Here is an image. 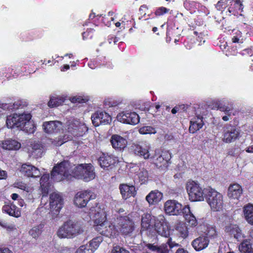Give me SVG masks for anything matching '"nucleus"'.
I'll use <instances>...</instances> for the list:
<instances>
[{
	"label": "nucleus",
	"instance_id": "nucleus-49",
	"mask_svg": "<svg viewBox=\"0 0 253 253\" xmlns=\"http://www.w3.org/2000/svg\"><path fill=\"white\" fill-rule=\"evenodd\" d=\"M67 140L63 139L61 136L56 138L55 139H50V142L55 146H59L65 143Z\"/></svg>",
	"mask_w": 253,
	"mask_h": 253
},
{
	"label": "nucleus",
	"instance_id": "nucleus-47",
	"mask_svg": "<svg viewBox=\"0 0 253 253\" xmlns=\"http://www.w3.org/2000/svg\"><path fill=\"white\" fill-rule=\"evenodd\" d=\"M75 253H93L92 250L91 249L88 244L81 246L78 249Z\"/></svg>",
	"mask_w": 253,
	"mask_h": 253
},
{
	"label": "nucleus",
	"instance_id": "nucleus-11",
	"mask_svg": "<svg viewBox=\"0 0 253 253\" xmlns=\"http://www.w3.org/2000/svg\"><path fill=\"white\" fill-rule=\"evenodd\" d=\"M155 220V229L161 236L168 237L169 235V227L163 215H159Z\"/></svg>",
	"mask_w": 253,
	"mask_h": 253
},
{
	"label": "nucleus",
	"instance_id": "nucleus-12",
	"mask_svg": "<svg viewBox=\"0 0 253 253\" xmlns=\"http://www.w3.org/2000/svg\"><path fill=\"white\" fill-rule=\"evenodd\" d=\"M95 230L100 234L110 238L115 236L118 232V230L115 225L108 221L102 224L97 225Z\"/></svg>",
	"mask_w": 253,
	"mask_h": 253
},
{
	"label": "nucleus",
	"instance_id": "nucleus-30",
	"mask_svg": "<svg viewBox=\"0 0 253 253\" xmlns=\"http://www.w3.org/2000/svg\"><path fill=\"white\" fill-rule=\"evenodd\" d=\"M0 145L3 149L6 150H18L21 147L19 142L12 139L2 141Z\"/></svg>",
	"mask_w": 253,
	"mask_h": 253
},
{
	"label": "nucleus",
	"instance_id": "nucleus-55",
	"mask_svg": "<svg viewBox=\"0 0 253 253\" xmlns=\"http://www.w3.org/2000/svg\"><path fill=\"white\" fill-rule=\"evenodd\" d=\"M169 11V9L164 7H159L155 12L156 15L161 16L163 14L167 13Z\"/></svg>",
	"mask_w": 253,
	"mask_h": 253
},
{
	"label": "nucleus",
	"instance_id": "nucleus-24",
	"mask_svg": "<svg viewBox=\"0 0 253 253\" xmlns=\"http://www.w3.org/2000/svg\"><path fill=\"white\" fill-rule=\"evenodd\" d=\"M225 231L233 235L238 241L245 237L240 228L235 224H230L225 227Z\"/></svg>",
	"mask_w": 253,
	"mask_h": 253
},
{
	"label": "nucleus",
	"instance_id": "nucleus-35",
	"mask_svg": "<svg viewBox=\"0 0 253 253\" xmlns=\"http://www.w3.org/2000/svg\"><path fill=\"white\" fill-rule=\"evenodd\" d=\"M175 228L178 235L182 238H186L188 236V229L185 223L178 222Z\"/></svg>",
	"mask_w": 253,
	"mask_h": 253
},
{
	"label": "nucleus",
	"instance_id": "nucleus-21",
	"mask_svg": "<svg viewBox=\"0 0 253 253\" xmlns=\"http://www.w3.org/2000/svg\"><path fill=\"white\" fill-rule=\"evenodd\" d=\"M171 158L170 153L168 151H162L155 159L154 163L158 168L166 169L168 166L169 162Z\"/></svg>",
	"mask_w": 253,
	"mask_h": 253
},
{
	"label": "nucleus",
	"instance_id": "nucleus-10",
	"mask_svg": "<svg viewBox=\"0 0 253 253\" xmlns=\"http://www.w3.org/2000/svg\"><path fill=\"white\" fill-rule=\"evenodd\" d=\"M96 197V195L90 190L78 192L74 197V204L79 208L84 207L90 200Z\"/></svg>",
	"mask_w": 253,
	"mask_h": 253
},
{
	"label": "nucleus",
	"instance_id": "nucleus-33",
	"mask_svg": "<svg viewBox=\"0 0 253 253\" xmlns=\"http://www.w3.org/2000/svg\"><path fill=\"white\" fill-rule=\"evenodd\" d=\"M203 125V121L201 117H198L197 118L193 119L190 121V126L189 129L190 132L192 133H195L201 128Z\"/></svg>",
	"mask_w": 253,
	"mask_h": 253
},
{
	"label": "nucleus",
	"instance_id": "nucleus-32",
	"mask_svg": "<svg viewBox=\"0 0 253 253\" xmlns=\"http://www.w3.org/2000/svg\"><path fill=\"white\" fill-rule=\"evenodd\" d=\"M153 218L154 219L156 217L152 216L150 214L147 213L142 215L141 217V232L150 228Z\"/></svg>",
	"mask_w": 253,
	"mask_h": 253
},
{
	"label": "nucleus",
	"instance_id": "nucleus-58",
	"mask_svg": "<svg viewBox=\"0 0 253 253\" xmlns=\"http://www.w3.org/2000/svg\"><path fill=\"white\" fill-rule=\"evenodd\" d=\"M12 103H0V108L4 110H11Z\"/></svg>",
	"mask_w": 253,
	"mask_h": 253
},
{
	"label": "nucleus",
	"instance_id": "nucleus-51",
	"mask_svg": "<svg viewBox=\"0 0 253 253\" xmlns=\"http://www.w3.org/2000/svg\"><path fill=\"white\" fill-rule=\"evenodd\" d=\"M25 106V104L23 103L20 100H17L12 103L11 110H16L20 108H23Z\"/></svg>",
	"mask_w": 253,
	"mask_h": 253
},
{
	"label": "nucleus",
	"instance_id": "nucleus-44",
	"mask_svg": "<svg viewBox=\"0 0 253 253\" xmlns=\"http://www.w3.org/2000/svg\"><path fill=\"white\" fill-rule=\"evenodd\" d=\"M42 226L41 225L33 227L30 231L29 234L34 238L39 236L42 232Z\"/></svg>",
	"mask_w": 253,
	"mask_h": 253
},
{
	"label": "nucleus",
	"instance_id": "nucleus-28",
	"mask_svg": "<svg viewBox=\"0 0 253 253\" xmlns=\"http://www.w3.org/2000/svg\"><path fill=\"white\" fill-rule=\"evenodd\" d=\"M120 189L122 197L125 199L134 196L135 193V187L133 186H129L126 184H121Z\"/></svg>",
	"mask_w": 253,
	"mask_h": 253
},
{
	"label": "nucleus",
	"instance_id": "nucleus-16",
	"mask_svg": "<svg viewBox=\"0 0 253 253\" xmlns=\"http://www.w3.org/2000/svg\"><path fill=\"white\" fill-rule=\"evenodd\" d=\"M50 208L53 214L57 215L63 206V200L58 193L54 192L50 196Z\"/></svg>",
	"mask_w": 253,
	"mask_h": 253
},
{
	"label": "nucleus",
	"instance_id": "nucleus-23",
	"mask_svg": "<svg viewBox=\"0 0 253 253\" xmlns=\"http://www.w3.org/2000/svg\"><path fill=\"white\" fill-rule=\"evenodd\" d=\"M111 142L114 149L120 150L124 149L127 144V141L125 138L117 134L112 136Z\"/></svg>",
	"mask_w": 253,
	"mask_h": 253
},
{
	"label": "nucleus",
	"instance_id": "nucleus-40",
	"mask_svg": "<svg viewBox=\"0 0 253 253\" xmlns=\"http://www.w3.org/2000/svg\"><path fill=\"white\" fill-rule=\"evenodd\" d=\"M138 169V171H137L136 176H137V178L139 179L140 181H142V183L145 182L148 176V172L146 170L144 169H138L136 168V169Z\"/></svg>",
	"mask_w": 253,
	"mask_h": 253
},
{
	"label": "nucleus",
	"instance_id": "nucleus-18",
	"mask_svg": "<svg viewBox=\"0 0 253 253\" xmlns=\"http://www.w3.org/2000/svg\"><path fill=\"white\" fill-rule=\"evenodd\" d=\"M164 209L168 214L178 215L181 213L182 205L175 200H168L165 204Z\"/></svg>",
	"mask_w": 253,
	"mask_h": 253
},
{
	"label": "nucleus",
	"instance_id": "nucleus-13",
	"mask_svg": "<svg viewBox=\"0 0 253 253\" xmlns=\"http://www.w3.org/2000/svg\"><path fill=\"white\" fill-rule=\"evenodd\" d=\"M118 121L123 123L135 125L139 122L140 118L134 112H121L117 116Z\"/></svg>",
	"mask_w": 253,
	"mask_h": 253
},
{
	"label": "nucleus",
	"instance_id": "nucleus-45",
	"mask_svg": "<svg viewBox=\"0 0 253 253\" xmlns=\"http://www.w3.org/2000/svg\"><path fill=\"white\" fill-rule=\"evenodd\" d=\"M139 132L142 134L155 133V128L151 126H144L139 128Z\"/></svg>",
	"mask_w": 253,
	"mask_h": 253
},
{
	"label": "nucleus",
	"instance_id": "nucleus-41",
	"mask_svg": "<svg viewBox=\"0 0 253 253\" xmlns=\"http://www.w3.org/2000/svg\"><path fill=\"white\" fill-rule=\"evenodd\" d=\"M102 241L103 239L102 237H97L90 241L88 244V246H89L91 249L92 250L93 253H94V252L98 248Z\"/></svg>",
	"mask_w": 253,
	"mask_h": 253
},
{
	"label": "nucleus",
	"instance_id": "nucleus-4",
	"mask_svg": "<svg viewBox=\"0 0 253 253\" xmlns=\"http://www.w3.org/2000/svg\"><path fill=\"white\" fill-rule=\"evenodd\" d=\"M205 198L212 211H218L222 209L223 196L219 192L212 188L207 189L205 190Z\"/></svg>",
	"mask_w": 253,
	"mask_h": 253
},
{
	"label": "nucleus",
	"instance_id": "nucleus-14",
	"mask_svg": "<svg viewBox=\"0 0 253 253\" xmlns=\"http://www.w3.org/2000/svg\"><path fill=\"white\" fill-rule=\"evenodd\" d=\"M239 130L235 126H227L223 130L222 141L225 143H231L239 137Z\"/></svg>",
	"mask_w": 253,
	"mask_h": 253
},
{
	"label": "nucleus",
	"instance_id": "nucleus-38",
	"mask_svg": "<svg viewBox=\"0 0 253 253\" xmlns=\"http://www.w3.org/2000/svg\"><path fill=\"white\" fill-rule=\"evenodd\" d=\"M218 109L222 112H224L227 115L222 117V120L224 121H227L229 119V117L231 115V111L233 110V106L232 104H228L227 105H222L221 104L218 105Z\"/></svg>",
	"mask_w": 253,
	"mask_h": 253
},
{
	"label": "nucleus",
	"instance_id": "nucleus-62",
	"mask_svg": "<svg viewBox=\"0 0 253 253\" xmlns=\"http://www.w3.org/2000/svg\"><path fill=\"white\" fill-rule=\"evenodd\" d=\"M175 253H189L187 250L183 248H179L175 252Z\"/></svg>",
	"mask_w": 253,
	"mask_h": 253
},
{
	"label": "nucleus",
	"instance_id": "nucleus-8",
	"mask_svg": "<svg viewBox=\"0 0 253 253\" xmlns=\"http://www.w3.org/2000/svg\"><path fill=\"white\" fill-rule=\"evenodd\" d=\"M118 230L124 235H128L134 230V223L128 216H119L117 218Z\"/></svg>",
	"mask_w": 253,
	"mask_h": 253
},
{
	"label": "nucleus",
	"instance_id": "nucleus-25",
	"mask_svg": "<svg viewBox=\"0 0 253 253\" xmlns=\"http://www.w3.org/2000/svg\"><path fill=\"white\" fill-rule=\"evenodd\" d=\"M209 244V240L206 236H200L194 240L192 242V245L196 251H201L206 248Z\"/></svg>",
	"mask_w": 253,
	"mask_h": 253
},
{
	"label": "nucleus",
	"instance_id": "nucleus-17",
	"mask_svg": "<svg viewBox=\"0 0 253 253\" xmlns=\"http://www.w3.org/2000/svg\"><path fill=\"white\" fill-rule=\"evenodd\" d=\"M91 119L92 124L95 126L109 124L111 120L110 116L104 112L94 113L92 115Z\"/></svg>",
	"mask_w": 253,
	"mask_h": 253
},
{
	"label": "nucleus",
	"instance_id": "nucleus-64",
	"mask_svg": "<svg viewBox=\"0 0 253 253\" xmlns=\"http://www.w3.org/2000/svg\"><path fill=\"white\" fill-rule=\"evenodd\" d=\"M93 31H94V30L93 29L90 28L89 29H88L86 32H84L83 34V39H84V38H85L86 35H87L88 33H89L90 32H92Z\"/></svg>",
	"mask_w": 253,
	"mask_h": 253
},
{
	"label": "nucleus",
	"instance_id": "nucleus-50",
	"mask_svg": "<svg viewBox=\"0 0 253 253\" xmlns=\"http://www.w3.org/2000/svg\"><path fill=\"white\" fill-rule=\"evenodd\" d=\"M41 186L42 187V199L43 200V197H46L49 191L51 190V185L49 183H47V184H45L44 186L41 185Z\"/></svg>",
	"mask_w": 253,
	"mask_h": 253
},
{
	"label": "nucleus",
	"instance_id": "nucleus-59",
	"mask_svg": "<svg viewBox=\"0 0 253 253\" xmlns=\"http://www.w3.org/2000/svg\"><path fill=\"white\" fill-rule=\"evenodd\" d=\"M0 225H1L2 227L5 228L9 230H13L16 229L15 226L13 225L10 224V225H7L5 223H2L1 222H0Z\"/></svg>",
	"mask_w": 253,
	"mask_h": 253
},
{
	"label": "nucleus",
	"instance_id": "nucleus-43",
	"mask_svg": "<svg viewBox=\"0 0 253 253\" xmlns=\"http://www.w3.org/2000/svg\"><path fill=\"white\" fill-rule=\"evenodd\" d=\"M185 219L186 222L191 227H195L197 225V221L196 217L193 214L185 215Z\"/></svg>",
	"mask_w": 253,
	"mask_h": 253
},
{
	"label": "nucleus",
	"instance_id": "nucleus-6",
	"mask_svg": "<svg viewBox=\"0 0 253 253\" xmlns=\"http://www.w3.org/2000/svg\"><path fill=\"white\" fill-rule=\"evenodd\" d=\"M73 177L89 181L95 178L94 169L91 164H81L74 168Z\"/></svg>",
	"mask_w": 253,
	"mask_h": 253
},
{
	"label": "nucleus",
	"instance_id": "nucleus-61",
	"mask_svg": "<svg viewBox=\"0 0 253 253\" xmlns=\"http://www.w3.org/2000/svg\"><path fill=\"white\" fill-rule=\"evenodd\" d=\"M0 253H12V252L7 248L0 249Z\"/></svg>",
	"mask_w": 253,
	"mask_h": 253
},
{
	"label": "nucleus",
	"instance_id": "nucleus-34",
	"mask_svg": "<svg viewBox=\"0 0 253 253\" xmlns=\"http://www.w3.org/2000/svg\"><path fill=\"white\" fill-rule=\"evenodd\" d=\"M2 211L9 215L18 217L20 215V212L18 208L14 205H6L3 206Z\"/></svg>",
	"mask_w": 253,
	"mask_h": 253
},
{
	"label": "nucleus",
	"instance_id": "nucleus-53",
	"mask_svg": "<svg viewBox=\"0 0 253 253\" xmlns=\"http://www.w3.org/2000/svg\"><path fill=\"white\" fill-rule=\"evenodd\" d=\"M112 253H129V252L124 248L119 246H116L114 247L112 250Z\"/></svg>",
	"mask_w": 253,
	"mask_h": 253
},
{
	"label": "nucleus",
	"instance_id": "nucleus-22",
	"mask_svg": "<svg viewBox=\"0 0 253 253\" xmlns=\"http://www.w3.org/2000/svg\"><path fill=\"white\" fill-rule=\"evenodd\" d=\"M243 194L242 186L237 183H234L229 186L228 189V196L231 200H238Z\"/></svg>",
	"mask_w": 253,
	"mask_h": 253
},
{
	"label": "nucleus",
	"instance_id": "nucleus-7",
	"mask_svg": "<svg viewBox=\"0 0 253 253\" xmlns=\"http://www.w3.org/2000/svg\"><path fill=\"white\" fill-rule=\"evenodd\" d=\"M88 214L89 218L93 221L95 230L97 225L102 224L107 221L106 211L104 208H101L97 204L89 209Z\"/></svg>",
	"mask_w": 253,
	"mask_h": 253
},
{
	"label": "nucleus",
	"instance_id": "nucleus-2",
	"mask_svg": "<svg viewBox=\"0 0 253 253\" xmlns=\"http://www.w3.org/2000/svg\"><path fill=\"white\" fill-rule=\"evenodd\" d=\"M75 166H72L68 161H63L54 167L51 172V178L58 182L64 179L70 180L73 177L72 172Z\"/></svg>",
	"mask_w": 253,
	"mask_h": 253
},
{
	"label": "nucleus",
	"instance_id": "nucleus-20",
	"mask_svg": "<svg viewBox=\"0 0 253 253\" xmlns=\"http://www.w3.org/2000/svg\"><path fill=\"white\" fill-rule=\"evenodd\" d=\"M42 128L47 133H57L62 130V123L58 121L45 122L43 123Z\"/></svg>",
	"mask_w": 253,
	"mask_h": 253
},
{
	"label": "nucleus",
	"instance_id": "nucleus-37",
	"mask_svg": "<svg viewBox=\"0 0 253 253\" xmlns=\"http://www.w3.org/2000/svg\"><path fill=\"white\" fill-rule=\"evenodd\" d=\"M239 250L241 253H253V248L250 240L246 239L239 246Z\"/></svg>",
	"mask_w": 253,
	"mask_h": 253
},
{
	"label": "nucleus",
	"instance_id": "nucleus-54",
	"mask_svg": "<svg viewBox=\"0 0 253 253\" xmlns=\"http://www.w3.org/2000/svg\"><path fill=\"white\" fill-rule=\"evenodd\" d=\"M49 178V174H43L40 180V184L41 185L44 186L45 184H47V183H49L48 182Z\"/></svg>",
	"mask_w": 253,
	"mask_h": 253
},
{
	"label": "nucleus",
	"instance_id": "nucleus-60",
	"mask_svg": "<svg viewBox=\"0 0 253 253\" xmlns=\"http://www.w3.org/2000/svg\"><path fill=\"white\" fill-rule=\"evenodd\" d=\"M6 177L7 174L6 172L0 169V179H5Z\"/></svg>",
	"mask_w": 253,
	"mask_h": 253
},
{
	"label": "nucleus",
	"instance_id": "nucleus-36",
	"mask_svg": "<svg viewBox=\"0 0 253 253\" xmlns=\"http://www.w3.org/2000/svg\"><path fill=\"white\" fill-rule=\"evenodd\" d=\"M148 249L156 253H169L167 244H162L158 246L153 244H148L146 245Z\"/></svg>",
	"mask_w": 253,
	"mask_h": 253
},
{
	"label": "nucleus",
	"instance_id": "nucleus-57",
	"mask_svg": "<svg viewBox=\"0 0 253 253\" xmlns=\"http://www.w3.org/2000/svg\"><path fill=\"white\" fill-rule=\"evenodd\" d=\"M167 244L169 245V248H173L174 247H178L180 246V245L178 243H175L174 241H172L171 238L168 240Z\"/></svg>",
	"mask_w": 253,
	"mask_h": 253
},
{
	"label": "nucleus",
	"instance_id": "nucleus-5",
	"mask_svg": "<svg viewBox=\"0 0 253 253\" xmlns=\"http://www.w3.org/2000/svg\"><path fill=\"white\" fill-rule=\"evenodd\" d=\"M185 188L190 201L200 202L204 200L205 191L198 182L189 180L186 183Z\"/></svg>",
	"mask_w": 253,
	"mask_h": 253
},
{
	"label": "nucleus",
	"instance_id": "nucleus-56",
	"mask_svg": "<svg viewBox=\"0 0 253 253\" xmlns=\"http://www.w3.org/2000/svg\"><path fill=\"white\" fill-rule=\"evenodd\" d=\"M181 212L183 213L184 217L185 215L192 214L190 211V207L188 205L185 206L183 208L182 207Z\"/></svg>",
	"mask_w": 253,
	"mask_h": 253
},
{
	"label": "nucleus",
	"instance_id": "nucleus-52",
	"mask_svg": "<svg viewBox=\"0 0 253 253\" xmlns=\"http://www.w3.org/2000/svg\"><path fill=\"white\" fill-rule=\"evenodd\" d=\"M215 8L217 10L222 11L223 9L227 6L226 0H220L215 5Z\"/></svg>",
	"mask_w": 253,
	"mask_h": 253
},
{
	"label": "nucleus",
	"instance_id": "nucleus-15",
	"mask_svg": "<svg viewBox=\"0 0 253 253\" xmlns=\"http://www.w3.org/2000/svg\"><path fill=\"white\" fill-rule=\"evenodd\" d=\"M132 150L136 155L143 157L145 159L150 158L149 150L151 148L150 143L147 142H142L138 144H134L132 146Z\"/></svg>",
	"mask_w": 253,
	"mask_h": 253
},
{
	"label": "nucleus",
	"instance_id": "nucleus-48",
	"mask_svg": "<svg viewBox=\"0 0 253 253\" xmlns=\"http://www.w3.org/2000/svg\"><path fill=\"white\" fill-rule=\"evenodd\" d=\"M235 35L232 38V42L233 43H243V39L242 38V33L237 31L235 33Z\"/></svg>",
	"mask_w": 253,
	"mask_h": 253
},
{
	"label": "nucleus",
	"instance_id": "nucleus-1",
	"mask_svg": "<svg viewBox=\"0 0 253 253\" xmlns=\"http://www.w3.org/2000/svg\"><path fill=\"white\" fill-rule=\"evenodd\" d=\"M31 115L29 113H15L7 117L6 124L7 127H17L29 133H33L35 130L34 122L31 121Z\"/></svg>",
	"mask_w": 253,
	"mask_h": 253
},
{
	"label": "nucleus",
	"instance_id": "nucleus-46",
	"mask_svg": "<svg viewBox=\"0 0 253 253\" xmlns=\"http://www.w3.org/2000/svg\"><path fill=\"white\" fill-rule=\"evenodd\" d=\"M206 234L210 238H215L217 236V232L215 227L209 226L207 227Z\"/></svg>",
	"mask_w": 253,
	"mask_h": 253
},
{
	"label": "nucleus",
	"instance_id": "nucleus-39",
	"mask_svg": "<svg viewBox=\"0 0 253 253\" xmlns=\"http://www.w3.org/2000/svg\"><path fill=\"white\" fill-rule=\"evenodd\" d=\"M64 98L59 96H51L48 102V106L50 108L56 107L64 102Z\"/></svg>",
	"mask_w": 253,
	"mask_h": 253
},
{
	"label": "nucleus",
	"instance_id": "nucleus-9",
	"mask_svg": "<svg viewBox=\"0 0 253 253\" xmlns=\"http://www.w3.org/2000/svg\"><path fill=\"white\" fill-rule=\"evenodd\" d=\"M66 127L69 133L77 136L82 135L87 130V127L84 123L75 119L68 121L66 123Z\"/></svg>",
	"mask_w": 253,
	"mask_h": 253
},
{
	"label": "nucleus",
	"instance_id": "nucleus-42",
	"mask_svg": "<svg viewBox=\"0 0 253 253\" xmlns=\"http://www.w3.org/2000/svg\"><path fill=\"white\" fill-rule=\"evenodd\" d=\"M13 186L15 188H17L25 191L27 192H31L32 191V188L30 186L27 185L25 183L21 181H18L15 182L13 184Z\"/></svg>",
	"mask_w": 253,
	"mask_h": 253
},
{
	"label": "nucleus",
	"instance_id": "nucleus-27",
	"mask_svg": "<svg viewBox=\"0 0 253 253\" xmlns=\"http://www.w3.org/2000/svg\"><path fill=\"white\" fill-rule=\"evenodd\" d=\"M226 1L229 13L235 15L237 13V10H242L243 5L240 0H226Z\"/></svg>",
	"mask_w": 253,
	"mask_h": 253
},
{
	"label": "nucleus",
	"instance_id": "nucleus-26",
	"mask_svg": "<svg viewBox=\"0 0 253 253\" xmlns=\"http://www.w3.org/2000/svg\"><path fill=\"white\" fill-rule=\"evenodd\" d=\"M162 193L158 190L151 191L146 197L145 199L150 205L158 204L163 198Z\"/></svg>",
	"mask_w": 253,
	"mask_h": 253
},
{
	"label": "nucleus",
	"instance_id": "nucleus-3",
	"mask_svg": "<svg viewBox=\"0 0 253 253\" xmlns=\"http://www.w3.org/2000/svg\"><path fill=\"white\" fill-rule=\"evenodd\" d=\"M83 232L81 225L78 222L69 220L65 222L58 230L60 238H73Z\"/></svg>",
	"mask_w": 253,
	"mask_h": 253
},
{
	"label": "nucleus",
	"instance_id": "nucleus-63",
	"mask_svg": "<svg viewBox=\"0 0 253 253\" xmlns=\"http://www.w3.org/2000/svg\"><path fill=\"white\" fill-rule=\"evenodd\" d=\"M179 109H180V106H175V107H174V108L172 109V110H171V113H172L173 114H176L177 112H179Z\"/></svg>",
	"mask_w": 253,
	"mask_h": 253
},
{
	"label": "nucleus",
	"instance_id": "nucleus-29",
	"mask_svg": "<svg viewBox=\"0 0 253 253\" xmlns=\"http://www.w3.org/2000/svg\"><path fill=\"white\" fill-rule=\"evenodd\" d=\"M116 159L111 156L104 155L99 158L98 162L101 167L105 169L114 165L117 161Z\"/></svg>",
	"mask_w": 253,
	"mask_h": 253
},
{
	"label": "nucleus",
	"instance_id": "nucleus-19",
	"mask_svg": "<svg viewBox=\"0 0 253 253\" xmlns=\"http://www.w3.org/2000/svg\"><path fill=\"white\" fill-rule=\"evenodd\" d=\"M20 171L25 176L29 177H38L41 175L40 169L29 163L23 164Z\"/></svg>",
	"mask_w": 253,
	"mask_h": 253
},
{
	"label": "nucleus",
	"instance_id": "nucleus-31",
	"mask_svg": "<svg viewBox=\"0 0 253 253\" xmlns=\"http://www.w3.org/2000/svg\"><path fill=\"white\" fill-rule=\"evenodd\" d=\"M243 213L246 221L253 225V205L248 204L243 208Z\"/></svg>",
	"mask_w": 253,
	"mask_h": 253
}]
</instances>
